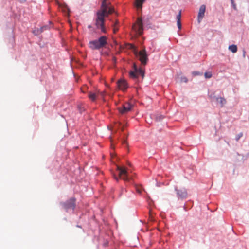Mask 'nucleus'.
I'll use <instances>...</instances> for the list:
<instances>
[{
  "label": "nucleus",
  "mask_w": 249,
  "mask_h": 249,
  "mask_svg": "<svg viewBox=\"0 0 249 249\" xmlns=\"http://www.w3.org/2000/svg\"><path fill=\"white\" fill-rule=\"evenodd\" d=\"M206 10V6L204 4L200 6L197 16V20L198 23H200L204 17Z\"/></svg>",
  "instance_id": "9"
},
{
  "label": "nucleus",
  "mask_w": 249,
  "mask_h": 249,
  "mask_svg": "<svg viewBox=\"0 0 249 249\" xmlns=\"http://www.w3.org/2000/svg\"><path fill=\"white\" fill-rule=\"evenodd\" d=\"M43 32V28H36V29H35L33 31V33L35 35H38L40 34Z\"/></svg>",
  "instance_id": "18"
},
{
  "label": "nucleus",
  "mask_w": 249,
  "mask_h": 249,
  "mask_svg": "<svg viewBox=\"0 0 249 249\" xmlns=\"http://www.w3.org/2000/svg\"><path fill=\"white\" fill-rule=\"evenodd\" d=\"M137 74L138 76H139V75H141L142 76V77L143 78L144 75V72L141 69H137Z\"/></svg>",
  "instance_id": "19"
},
{
  "label": "nucleus",
  "mask_w": 249,
  "mask_h": 249,
  "mask_svg": "<svg viewBox=\"0 0 249 249\" xmlns=\"http://www.w3.org/2000/svg\"><path fill=\"white\" fill-rule=\"evenodd\" d=\"M181 81L186 83L188 81V80L186 77H182V79H181Z\"/></svg>",
  "instance_id": "26"
},
{
  "label": "nucleus",
  "mask_w": 249,
  "mask_h": 249,
  "mask_svg": "<svg viewBox=\"0 0 249 249\" xmlns=\"http://www.w3.org/2000/svg\"><path fill=\"white\" fill-rule=\"evenodd\" d=\"M41 28H43V31L44 30H47L48 29V26H44L43 27H42Z\"/></svg>",
  "instance_id": "28"
},
{
  "label": "nucleus",
  "mask_w": 249,
  "mask_h": 249,
  "mask_svg": "<svg viewBox=\"0 0 249 249\" xmlns=\"http://www.w3.org/2000/svg\"><path fill=\"white\" fill-rule=\"evenodd\" d=\"M133 67L134 71H130L129 72V76L131 78L136 79L138 78V75L137 74V67L135 64H134Z\"/></svg>",
  "instance_id": "11"
},
{
  "label": "nucleus",
  "mask_w": 249,
  "mask_h": 249,
  "mask_svg": "<svg viewBox=\"0 0 249 249\" xmlns=\"http://www.w3.org/2000/svg\"><path fill=\"white\" fill-rule=\"evenodd\" d=\"M20 2H25L26 0H18Z\"/></svg>",
  "instance_id": "30"
},
{
  "label": "nucleus",
  "mask_w": 249,
  "mask_h": 249,
  "mask_svg": "<svg viewBox=\"0 0 249 249\" xmlns=\"http://www.w3.org/2000/svg\"><path fill=\"white\" fill-rule=\"evenodd\" d=\"M107 44V37L103 36L98 39L89 41V47L92 50H99L105 47Z\"/></svg>",
  "instance_id": "2"
},
{
  "label": "nucleus",
  "mask_w": 249,
  "mask_h": 249,
  "mask_svg": "<svg viewBox=\"0 0 249 249\" xmlns=\"http://www.w3.org/2000/svg\"><path fill=\"white\" fill-rule=\"evenodd\" d=\"M121 129H122V131H123L124 130V127H122Z\"/></svg>",
  "instance_id": "33"
},
{
  "label": "nucleus",
  "mask_w": 249,
  "mask_h": 249,
  "mask_svg": "<svg viewBox=\"0 0 249 249\" xmlns=\"http://www.w3.org/2000/svg\"><path fill=\"white\" fill-rule=\"evenodd\" d=\"M117 84L119 89L123 90L126 89L127 88V84L126 81L123 79L118 80Z\"/></svg>",
  "instance_id": "10"
},
{
  "label": "nucleus",
  "mask_w": 249,
  "mask_h": 249,
  "mask_svg": "<svg viewBox=\"0 0 249 249\" xmlns=\"http://www.w3.org/2000/svg\"><path fill=\"white\" fill-rule=\"evenodd\" d=\"M229 49L233 53H235L237 51V47L235 45H231L229 46Z\"/></svg>",
  "instance_id": "17"
},
{
  "label": "nucleus",
  "mask_w": 249,
  "mask_h": 249,
  "mask_svg": "<svg viewBox=\"0 0 249 249\" xmlns=\"http://www.w3.org/2000/svg\"><path fill=\"white\" fill-rule=\"evenodd\" d=\"M178 197V198L183 199L187 197V193L186 190L184 188L177 189L176 188Z\"/></svg>",
  "instance_id": "8"
},
{
  "label": "nucleus",
  "mask_w": 249,
  "mask_h": 249,
  "mask_svg": "<svg viewBox=\"0 0 249 249\" xmlns=\"http://www.w3.org/2000/svg\"><path fill=\"white\" fill-rule=\"evenodd\" d=\"M216 101L220 103L221 107H223L226 103V99L222 97L216 98Z\"/></svg>",
  "instance_id": "15"
},
{
  "label": "nucleus",
  "mask_w": 249,
  "mask_h": 249,
  "mask_svg": "<svg viewBox=\"0 0 249 249\" xmlns=\"http://www.w3.org/2000/svg\"><path fill=\"white\" fill-rule=\"evenodd\" d=\"M124 142V143H125L126 144H127V143H126V142L125 141H124V142Z\"/></svg>",
  "instance_id": "32"
},
{
  "label": "nucleus",
  "mask_w": 249,
  "mask_h": 249,
  "mask_svg": "<svg viewBox=\"0 0 249 249\" xmlns=\"http://www.w3.org/2000/svg\"><path fill=\"white\" fill-rule=\"evenodd\" d=\"M243 136L242 133H240L236 136V140L238 141L241 137H242Z\"/></svg>",
  "instance_id": "22"
},
{
  "label": "nucleus",
  "mask_w": 249,
  "mask_h": 249,
  "mask_svg": "<svg viewBox=\"0 0 249 249\" xmlns=\"http://www.w3.org/2000/svg\"><path fill=\"white\" fill-rule=\"evenodd\" d=\"M193 74L194 75H202V73H200L198 71H194L193 72Z\"/></svg>",
  "instance_id": "25"
},
{
  "label": "nucleus",
  "mask_w": 249,
  "mask_h": 249,
  "mask_svg": "<svg viewBox=\"0 0 249 249\" xmlns=\"http://www.w3.org/2000/svg\"><path fill=\"white\" fill-rule=\"evenodd\" d=\"M60 10H61L64 13L68 14L69 12V9L67 5L66 4H61L59 5Z\"/></svg>",
  "instance_id": "12"
},
{
  "label": "nucleus",
  "mask_w": 249,
  "mask_h": 249,
  "mask_svg": "<svg viewBox=\"0 0 249 249\" xmlns=\"http://www.w3.org/2000/svg\"><path fill=\"white\" fill-rule=\"evenodd\" d=\"M204 76L206 78H210L212 76V74L211 72H206L204 73Z\"/></svg>",
  "instance_id": "21"
},
{
  "label": "nucleus",
  "mask_w": 249,
  "mask_h": 249,
  "mask_svg": "<svg viewBox=\"0 0 249 249\" xmlns=\"http://www.w3.org/2000/svg\"><path fill=\"white\" fill-rule=\"evenodd\" d=\"M181 11H180L177 16V25L179 29H181Z\"/></svg>",
  "instance_id": "13"
},
{
  "label": "nucleus",
  "mask_w": 249,
  "mask_h": 249,
  "mask_svg": "<svg viewBox=\"0 0 249 249\" xmlns=\"http://www.w3.org/2000/svg\"><path fill=\"white\" fill-rule=\"evenodd\" d=\"M107 0H103L102 2L101 9L97 13V18L96 20V25L98 28H100L101 31L106 33V30L104 27V17L111 14L114 11V9L109 6L110 3H107Z\"/></svg>",
  "instance_id": "1"
},
{
  "label": "nucleus",
  "mask_w": 249,
  "mask_h": 249,
  "mask_svg": "<svg viewBox=\"0 0 249 249\" xmlns=\"http://www.w3.org/2000/svg\"><path fill=\"white\" fill-rule=\"evenodd\" d=\"M231 4L233 6V7L234 8V9L236 10V4H235L234 3V0H231Z\"/></svg>",
  "instance_id": "23"
},
{
  "label": "nucleus",
  "mask_w": 249,
  "mask_h": 249,
  "mask_svg": "<svg viewBox=\"0 0 249 249\" xmlns=\"http://www.w3.org/2000/svg\"><path fill=\"white\" fill-rule=\"evenodd\" d=\"M88 97L92 101H95L97 97V95L96 93L91 92L88 93Z\"/></svg>",
  "instance_id": "14"
},
{
  "label": "nucleus",
  "mask_w": 249,
  "mask_h": 249,
  "mask_svg": "<svg viewBox=\"0 0 249 249\" xmlns=\"http://www.w3.org/2000/svg\"><path fill=\"white\" fill-rule=\"evenodd\" d=\"M145 0H136L135 5L138 8H141Z\"/></svg>",
  "instance_id": "16"
},
{
  "label": "nucleus",
  "mask_w": 249,
  "mask_h": 249,
  "mask_svg": "<svg viewBox=\"0 0 249 249\" xmlns=\"http://www.w3.org/2000/svg\"><path fill=\"white\" fill-rule=\"evenodd\" d=\"M114 178H115V179L117 181H118V178L117 177H116V176H115V177H114Z\"/></svg>",
  "instance_id": "31"
},
{
  "label": "nucleus",
  "mask_w": 249,
  "mask_h": 249,
  "mask_svg": "<svg viewBox=\"0 0 249 249\" xmlns=\"http://www.w3.org/2000/svg\"><path fill=\"white\" fill-rule=\"evenodd\" d=\"M117 170L119 172V178L123 179L124 181H129L131 177L129 176L127 169L125 167H121L117 166Z\"/></svg>",
  "instance_id": "4"
},
{
  "label": "nucleus",
  "mask_w": 249,
  "mask_h": 249,
  "mask_svg": "<svg viewBox=\"0 0 249 249\" xmlns=\"http://www.w3.org/2000/svg\"><path fill=\"white\" fill-rule=\"evenodd\" d=\"M133 28L137 34L141 35L143 32V24L142 18H137L136 23L133 25Z\"/></svg>",
  "instance_id": "5"
},
{
  "label": "nucleus",
  "mask_w": 249,
  "mask_h": 249,
  "mask_svg": "<svg viewBox=\"0 0 249 249\" xmlns=\"http://www.w3.org/2000/svg\"><path fill=\"white\" fill-rule=\"evenodd\" d=\"M121 125V123H119L116 124V126L119 127Z\"/></svg>",
  "instance_id": "29"
},
{
  "label": "nucleus",
  "mask_w": 249,
  "mask_h": 249,
  "mask_svg": "<svg viewBox=\"0 0 249 249\" xmlns=\"http://www.w3.org/2000/svg\"><path fill=\"white\" fill-rule=\"evenodd\" d=\"M105 91H103V92H100V94L101 95V96L104 98L105 95Z\"/></svg>",
  "instance_id": "27"
},
{
  "label": "nucleus",
  "mask_w": 249,
  "mask_h": 249,
  "mask_svg": "<svg viewBox=\"0 0 249 249\" xmlns=\"http://www.w3.org/2000/svg\"><path fill=\"white\" fill-rule=\"evenodd\" d=\"M129 46L130 49L134 50V54L137 56H139V60L141 63L143 65H145L148 60L147 55L145 49L144 48L143 50L138 52L134 45L130 44H129Z\"/></svg>",
  "instance_id": "3"
},
{
  "label": "nucleus",
  "mask_w": 249,
  "mask_h": 249,
  "mask_svg": "<svg viewBox=\"0 0 249 249\" xmlns=\"http://www.w3.org/2000/svg\"><path fill=\"white\" fill-rule=\"evenodd\" d=\"M137 192L140 194L142 192V189L139 187H136V188Z\"/></svg>",
  "instance_id": "24"
},
{
  "label": "nucleus",
  "mask_w": 249,
  "mask_h": 249,
  "mask_svg": "<svg viewBox=\"0 0 249 249\" xmlns=\"http://www.w3.org/2000/svg\"><path fill=\"white\" fill-rule=\"evenodd\" d=\"M132 107V105L129 103H126L123 105L122 108H119L118 110L121 114H124L130 111Z\"/></svg>",
  "instance_id": "7"
},
{
  "label": "nucleus",
  "mask_w": 249,
  "mask_h": 249,
  "mask_svg": "<svg viewBox=\"0 0 249 249\" xmlns=\"http://www.w3.org/2000/svg\"><path fill=\"white\" fill-rule=\"evenodd\" d=\"M61 204L66 211L71 209L74 210L75 207V199L73 197L71 198L67 202L61 203Z\"/></svg>",
  "instance_id": "6"
},
{
  "label": "nucleus",
  "mask_w": 249,
  "mask_h": 249,
  "mask_svg": "<svg viewBox=\"0 0 249 249\" xmlns=\"http://www.w3.org/2000/svg\"><path fill=\"white\" fill-rule=\"evenodd\" d=\"M118 24V21H116L113 25V32L114 33H116L118 31V27L117 26Z\"/></svg>",
  "instance_id": "20"
}]
</instances>
